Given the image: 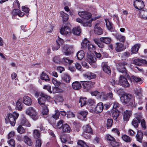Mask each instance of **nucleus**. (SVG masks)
<instances>
[{
	"instance_id": "55",
	"label": "nucleus",
	"mask_w": 147,
	"mask_h": 147,
	"mask_svg": "<svg viewBox=\"0 0 147 147\" xmlns=\"http://www.w3.org/2000/svg\"><path fill=\"white\" fill-rule=\"evenodd\" d=\"M42 113L43 114L47 115L49 112V109L47 108V107L46 105L44 106H42Z\"/></svg>"
},
{
	"instance_id": "13",
	"label": "nucleus",
	"mask_w": 147,
	"mask_h": 147,
	"mask_svg": "<svg viewBox=\"0 0 147 147\" xmlns=\"http://www.w3.org/2000/svg\"><path fill=\"white\" fill-rule=\"evenodd\" d=\"M106 25L107 29L111 32L113 31L114 28L112 22H110L108 19H105Z\"/></svg>"
},
{
	"instance_id": "5",
	"label": "nucleus",
	"mask_w": 147,
	"mask_h": 147,
	"mask_svg": "<svg viewBox=\"0 0 147 147\" xmlns=\"http://www.w3.org/2000/svg\"><path fill=\"white\" fill-rule=\"evenodd\" d=\"M127 64V63L125 61H122L119 62L118 64V65H117V70L119 72L125 73L126 74H127V70L125 67L124 66L126 65Z\"/></svg>"
},
{
	"instance_id": "37",
	"label": "nucleus",
	"mask_w": 147,
	"mask_h": 147,
	"mask_svg": "<svg viewBox=\"0 0 147 147\" xmlns=\"http://www.w3.org/2000/svg\"><path fill=\"white\" fill-rule=\"evenodd\" d=\"M84 132L90 134H92V130L91 127L88 125H86L84 129Z\"/></svg>"
},
{
	"instance_id": "40",
	"label": "nucleus",
	"mask_w": 147,
	"mask_h": 147,
	"mask_svg": "<svg viewBox=\"0 0 147 147\" xmlns=\"http://www.w3.org/2000/svg\"><path fill=\"white\" fill-rule=\"evenodd\" d=\"M60 13L61 15V17L63 18V21L66 22L67 21L68 18V15L63 11H61Z\"/></svg>"
},
{
	"instance_id": "21",
	"label": "nucleus",
	"mask_w": 147,
	"mask_h": 147,
	"mask_svg": "<svg viewBox=\"0 0 147 147\" xmlns=\"http://www.w3.org/2000/svg\"><path fill=\"white\" fill-rule=\"evenodd\" d=\"M23 102L26 105L28 106L30 105L32 103L31 99L28 96H24L23 97Z\"/></svg>"
},
{
	"instance_id": "10",
	"label": "nucleus",
	"mask_w": 147,
	"mask_h": 147,
	"mask_svg": "<svg viewBox=\"0 0 147 147\" xmlns=\"http://www.w3.org/2000/svg\"><path fill=\"white\" fill-rule=\"evenodd\" d=\"M78 14L80 17L86 20L89 19L91 16L90 13L86 11L79 12Z\"/></svg>"
},
{
	"instance_id": "49",
	"label": "nucleus",
	"mask_w": 147,
	"mask_h": 147,
	"mask_svg": "<svg viewBox=\"0 0 147 147\" xmlns=\"http://www.w3.org/2000/svg\"><path fill=\"white\" fill-rule=\"evenodd\" d=\"M116 38L120 41L122 42H124L125 40V37L124 36H122L120 34L117 35L116 36Z\"/></svg>"
},
{
	"instance_id": "54",
	"label": "nucleus",
	"mask_w": 147,
	"mask_h": 147,
	"mask_svg": "<svg viewBox=\"0 0 147 147\" xmlns=\"http://www.w3.org/2000/svg\"><path fill=\"white\" fill-rule=\"evenodd\" d=\"M59 111L58 110H55V113L52 115L53 118L55 119H59Z\"/></svg>"
},
{
	"instance_id": "24",
	"label": "nucleus",
	"mask_w": 147,
	"mask_h": 147,
	"mask_svg": "<svg viewBox=\"0 0 147 147\" xmlns=\"http://www.w3.org/2000/svg\"><path fill=\"white\" fill-rule=\"evenodd\" d=\"M23 140L25 143L29 146H31L32 144V140L28 136H24Z\"/></svg>"
},
{
	"instance_id": "44",
	"label": "nucleus",
	"mask_w": 147,
	"mask_h": 147,
	"mask_svg": "<svg viewBox=\"0 0 147 147\" xmlns=\"http://www.w3.org/2000/svg\"><path fill=\"white\" fill-rule=\"evenodd\" d=\"M88 57L89 59L90 63H92L96 61V59L94 55H89Z\"/></svg>"
},
{
	"instance_id": "58",
	"label": "nucleus",
	"mask_w": 147,
	"mask_h": 147,
	"mask_svg": "<svg viewBox=\"0 0 147 147\" xmlns=\"http://www.w3.org/2000/svg\"><path fill=\"white\" fill-rule=\"evenodd\" d=\"M92 22V20H90L89 21L86 22H84L82 25L83 26H85L86 27V26L90 27L91 26Z\"/></svg>"
},
{
	"instance_id": "30",
	"label": "nucleus",
	"mask_w": 147,
	"mask_h": 147,
	"mask_svg": "<svg viewBox=\"0 0 147 147\" xmlns=\"http://www.w3.org/2000/svg\"><path fill=\"white\" fill-rule=\"evenodd\" d=\"M33 136L36 139H40V133L38 130L35 129L34 130L33 132Z\"/></svg>"
},
{
	"instance_id": "27",
	"label": "nucleus",
	"mask_w": 147,
	"mask_h": 147,
	"mask_svg": "<svg viewBox=\"0 0 147 147\" xmlns=\"http://www.w3.org/2000/svg\"><path fill=\"white\" fill-rule=\"evenodd\" d=\"M73 88L76 90H79L81 88V84L78 81H75L72 84Z\"/></svg>"
},
{
	"instance_id": "46",
	"label": "nucleus",
	"mask_w": 147,
	"mask_h": 147,
	"mask_svg": "<svg viewBox=\"0 0 147 147\" xmlns=\"http://www.w3.org/2000/svg\"><path fill=\"white\" fill-rule=\"evenodd\" d=\"M135 94L136 95L138 96V98H141L142 96L141 88H139L137 89L135 91Z\"/></svg>"
},
{
	"instance_id": "16",
	"label": "nucleus",
	"mask_w": 147,
	"mask_h": 147,
	"mask_svg": "<svg viewBox=\"0 0 147 147\" xmlns=\"http://www.w3.org/2000/svg\"><path fill=\"white\" fill-rule=\"evenodd\" d=\"M139 16L140 18L144 20L147 19V10L141 9L139 11Z\"/></svg>"
},
{
	"instance_id": "14",
	"label": "nucleus",
	"mask_w": 147,
	"mask_h": 147,
	"mask_svg": "<svg viewBox=\"0 0 147 147\" xmlns=\"http://www.w3.org/2000/svg\"><path fill=\"white\" fill-rule=\"evenodd\" d=\"M104 108V106L102 102L98 103L95 108V112L98 113L102 112Z\"/></svg>"
},
{
	"instance_id": "52",
	"label": "nucleus",
	"mask_w": 147,
	"mask_h": 147,
	"mask_svg": "<svg viewBox=\"0 0 147 147\" xmlns=\"http://www.w3.org/2000/svg\"><path fill=\"white\" fill-rule=\"evenodd\" d=\"M77 144L81 147H87V146L85 142L82 140H79Z\"/></svg>"
},
{
	"instance_id": "29",
	"label": "nucleus",
	"mask_w": 147,
	"mask_h": 147,
	"mask_svg": "<svg viewBox=\"0 0 147 147\" xmlns=\"http://www.w3.org/2000/svg\"><path fill=\"white\" fill-rule=\"evenodd\" d=\"M102 69L103 70L105 73L108 74H111V71L109 66H108L106 64H104L102 66Z\"/></svg>"
},
{
	"instance_id": "57",
	"label": "nucleus",
	"mask_w": 147,
	"mask_h": 147,
	"mask_svg": "<svg viewBox=\"0 0 147 147\" xmlns=\"http://www.w3.org/2000/svg\"><path fill=\"white\" fill-rule=\"evenodd\" d=\"M98 96L100 99L104 100H106V95L105 93L102 92L100 93L99 92Z\"/></svg>"
},
{
	"instance_id": "20",
	"label": "nucleus",
	"mask_w": 147,
	"mask_h": 147,
	"mask_svg": "<svg viewBox=\"0 0 147 147\" xmlns=\"http://www.w3.org/2000/svg\"><path fill=\"white\" fill-rule=\"evenodd\" d=\"M111 112L112 115L114 120H116L119 116L120 112L118 110L112 109Z\"/></svg>"
},
{
	"instance_id": "7",
	"label": "nucleus",
	"mask_w": 147,
	"mask_h": 147,
	"mask_svg": "<svg viewBox=\"0 0 147 147\" xmlns=\"http://www.w3.org/2000/svg\"><path fill=\"white\" fill-rule=\"evenodd\" d=\"M60 33L66 36H69L71 34V30L69 27L67 26H63L61 28Z\"/></svg>"
},
{
	"instance_id": "31",
	"label": "nucleus",
	"mask_w": 147,
	"mask_h": 147,
	"mask_svg": "<svg viewBox=\"0 0 147 147\" xmlns=\"http://www.w3.org/2000/svg\"><path fill=\"white\" fill-rule=\"evenodd\" d=\"M40 78L46 82H49L50 81V79L48 75L44 72H42L40 75Z\"/></svg>"
},
{
	"instance_id": "22",
	"label": "nucleus",
	"mask_w": 147,
	"mask_h": 147,
	"mask_svg": "<svg viewBox=\"0 0 147 147\" xmlns=\"http://www.w3.org/2000/svg\"><path fill=\"white\" fill-rule=\"evenodd\" d=\"M84 76L89 80L95 78L96 77V75L90 72L86 73L84 74Z\"/></svg>"
},
{
	"instance_id": "64",
	"label": "nucleus",
	"mask_w": 147,
	"mask_h": 147,
	"mask_svg": "<svg viewBox=\"0 0 147 147\" xmlns=\"http://www.w3.org/2000/svg\"><path fill=\"white\" fill-rule=\"evenodd\" d=\"M8 143L11 146V147H15V141L14 140L10 139L8 141Z\"/></svg>"
},
{
	"instance_id": "50",
	"label": "nucleus",
	"mask_w": 147,
	"mask_h": 147,
	"mask_svg": "<svg viewBox=\"0 0 147 147\" xmlns=\"http://www.w3.org/2000/svg\"><path fill=\"white\" fill-rule=\"evenodd\" d=\"M63 120H60L59 121L55 126V128L58 129H61V127H62V125H63Z\"/></svg>"
},
{
	"instance_id": "3",
	"label": "nucleus",
	"mask_w": 147,
	"mask_h": 147,
	"mask_svg": "<svg viewBox=\"0 0 147 147\" xmlns=\"http://www.w3.org/2000/svg\"><path fill=\"white\" fill-rule=\"evenodd\" d=\"M83 88V91L84 92L89 91L92 88L95 84V82L90 81H81Z\"/></svg>"
},
{
	"instance_id": "17",
	"label": "nucleus",
	"mask_w": 147,
	"mask_h": 147,
	"mask_svg": "<svg viewBox=\"0 0 147 147\" xmlns=\"http://www.w3.org/2000/svg\"><path fill=\"white\" fill-rule=\"evenodd\" d=\"M143 137V135L142 132L141 130L138 131L136 136V140L139 142L142 143Z\"/></svg>"
},
{
	"instance_id": "60",
	"label": "nucleus",
	"mask_w": 147,
	"mask_h": 147,
	"mask_svg": "<svg viewBox=\"0 0 147 147\" xmlns=\"http://www.w3.org/2000/svg\"><path fill=\"white\" fill-rule=\"evenodd\" d=\"M88 112L86 111H82L80 113V115L81 116V117H82L83 118V119L86 118V116L88 114Z\"/></svg>"
},
{
	"instance_id": "1",
	"label": "nucleus",
	"mask_w": 147,
	"mask_h": 147,
	"mask_svg": "<svg viewBox=\"0 0 147 147\" xmlns=\"http://www.w3.org/2000/svg\"><path fill=\"white\" fill-rule=\"evenodd\" d=\"M19 116L18 113L16 112H14L13 114L8 113L5 118V123L6 124L10 123L12 126L15 125L16 123V120Z\"/></svg>"
},
{
	"instance_id": "35",
	"label": "nucleus",
	"mask_w": 147,
	"mask_h": 147,
	"mask_svg": "<svg viewBox=\"0 0 147 147\" xmlns=\"http://www.w3.org/2000/svg\"><path fill=\"white\" fill-rule=\"evenodd\" d=\"M100 40L102 41H103L104 43L107 44H110L111 40V38L109 37H101Z\"/></svg>"
},
{
	"instance_id": "9",
	"label": "nucleus",
	"mask_w": 147,
	"mask_h": 147,
	"mask_svg": "<svg viewBox=\"0 0 147 147\" xmlns=\"http://www.w3.org/2000/svg\"><path fill=\"white\" fill-rule=\"evenodd\" d=\"M134 5L136 9L139 10L142 9L144 7V4L142 0H136L134 1Z\"/></svg>"
},
{
	"instance_id": "18",
	"label": "nucleus",
	"mask_w": 147,
	"mask_h": 147,
	"mask_svg": "<svg viewBox=\"0 0 147 147\" xmlns=\"http://www.w3.org/2000/svg\"><path fill=\"white\" fill-rule=\"evenodd\" d=\"M61 78L66 83H69L70 82L71 77L67 73L63 74L62 75Z\"/></svg>"
},
{
	"instance_id": "38",
	"label": "nucleus",
	"mask_w": 147,
	"mask_h": 147,
	"mask_svg": "<svg viewBox=\"0 0 147 147\" xmlns=\"http://www.w3.org/2000/svg\"><path fill=\"white\" fill-rule=\"evenodd\" d=\"M22 124L25 126L30 127L31 125L29 123L28 121L25 117H23L21 121Z\"/></svg>"
},
{
	"instance_id": "11",
	"label": "nucleus",
	"mask_w": 147,
	"mask_h": 147,
	"mask_svg": "<svg viewBox=\"0 0 147 147\" xmlns=\"http://www.w3.org/2000/svg\"><path fill=\"white\" fill-rule=\"evenodd\" d=\"M142 117L140 115H138L137 117L134 118L132 121V125L135 128L137 127L138 123H140L142 120Z\"/></svg>"
},
{
	"instance_id": "59",
	"label": "nucleus",
	"mask_w": 147,
	"mask_h": 147,
	"mask_svg": "<svg viewBox=\"0 0 147 147\" xmlns=\"http://www.w3.org/2000/svg\"><path fill=\"white\" fill-rule=\"evenodd\" d=\"M111 146L113 147H116L119 145V143L116 142L115 139L110 142Z\"/></svg>"
},
{
	"instance_id": "43",
	"label": "nucleus",
	"mask_w": 147,
	"mask_h": 147,
	"mask_svg": "<svg viewBox=\"0 0 147 147\" xmlns=\"http://www.w3.org/2000/svg\"><path fill=\"white\" fill-rule=\"evenodd\" d=\"M130 80L131 82H140L141 81V79L139 77L135 76H131L130 78Z\"/></svg>"
},
{
	"instance_id": "28",
	"label": "nucleus",
	"mask_w": 147,
	"mask_h": 147,
	"mask_svg": "<svg viewBox=\"0 0 147 147\" xmlns=\"http://www.w3.org/2000/svg\"><path fill=\"white\" fill-rule=\"evenodd\" d=\"M140 46V45L139 44H136L134 45L131 48V52L132 54L137 53Z\"/></svg>"
},
{
	"instance_id": "8",
	"label": "nucleus",
	"mask_w": 147,
	"mask_h": 147,
	"mask_svg": "<svg viewBox=\"0 0 147 147\" xmlns=\"http://www.w3.org/2000/svg\"><path fill=\"white\" fill-rule=\"evenodd\" d=\"M119 84L125 88L128 87L129 86L127 79L122 75L119 77Z\"/></svg>"
},
{
	"instance_id": "61",
	"label": "nucleus",
	"mask_w": 147,
	"mask_h": 147,
	"mask_svg": "<svg viewBox=\"0 0 147 147\" xmlns=\"http://www.w3.org/2000/svg\"><path fill=\"white\" fill-rule=\"evenodd\" d=\"M42 143L40 139H37L36 140L35 147H41Z\"/></svg>"
},
{
	"instance_id": "15",
	"label": "nucleus",
	"mask_w": 147,
	"mask_h": 147,
	"mask_svg": "<svg viewBox=\"0 0 147 147\" xmlns=\"http://www.w3.org/2000/svg\"><path fill=\"white\" fill-rule=\"evenodd\" d=\"M52 82L55 86H59L62 85H63L62 88H65L66 87L65 84L61 83L55 78L52 79Z\"/></svg>"
},
{
	"instance_id": "53",
	"label": "nucleus",
	"mask_w": 147,
	"mask_h": 147,
	"mask_svg": "<svg viewBox=\"0 0 147 147\" xmlns=\"http://www.w3.org/2000/svg\"><path fill=\"white\" fill-rule=\"evenodd\" d=\"M56 42L57 45H60H60L63 44L64 42L62 39L60 38L59 36H58V38L57 39Z\"/></svg>"
},
{
	"instance_id": "2",
	"label": "nucleus",
	"mask_w": 147,
	"mask_h": 147,
	"mask_svg": "<svg viewBox=\"0 0 147 147\" xmlns=\"http://www.w3.org/2000/svg\"><path fill=\"white\" fill-rule=\"evenodd\" d=\"M122 102L127 105H132L135 103L134 98L132 95L128 94H124L122 96Z\"/></svg>"
},
{
	"instance_id": "36",
	"label": "nucleus",
	"mask_w": 147,
	"mask_h": 147,
	"mask_svg": "<svg viewBox=\"0 0 147 147\" xmlns=\"http://www.w3.org/2000/svg\"><path fill=\"white\" fill-rule=\"evenodd\" d=\"M77 56L78 59L81 60L82 59L84 56V52L82 50L78 51L77 54Z\"/></svg>"
},
{
	"instance_id": "19",
	"label": "nucleus",
	"mask_w": 147,
	"mask_h": 147,
	"mask_svg": "<svg viewBox=\"0 0 147 147\" xmlns=\"http://www.w3.org/2000/svg\"><path fill=\"white\" fill-rule=\"evenodd\" d=\"M100 39L101 37L100 38H94L93 41L99 47L102 48L104 46V43L103 41H102Z\"/></svg>"
},
{
	"instance_id": "26",
	"label": "nucleus",
	"mask_w": 147,
	"mask_h": 147,
	"mask_svg": "<svg viewBox=\"0 0 147 147\" xmlns=\"http://www.w3.org/2000/svg\"><path fill=\"white\" fill-rule=\"evenodd\" d=\"M61 129L63 132H69L71 131V129L69 125L67 123L63 125Z\"/></svg>"
},
{
	"instance_id": "41",
	"label": "nucleus",
	"mask_w": 147,
	"mask_h": 147,
	"mask_svg": "<svg viewBox=\"0 0 147 147\" xmlns=\"http://www.w3.org/2000/svg\"><path fill=\"white\" fill-rule=\"evenodd\" d=\"M143 60L140 59H135L134 60L133 63L137 65L140 66L143 63Z\"/></svg>"
},
{
	"instance_id": "25",
	"label": "nucleus",
	"mask_w": 147,
	"mask_h": 147,
	"mask_svg": "<svg viewBox=\"0 0 147 147\" xmlns=\"http://www.w3.org/2000/svg\"><path fill=\"white\" fill-rule=\"evenodd\" d=\"M131 115V112L130 111H125L123 114V119L126 121H128Z\"/></svg>"
},
{
	"instance_id": "56",
	"label": "nucleus",
	"mask_w": 147,
	"mask_h": 147,
	"mask_svg": "<svg viewBox=\"0 0 147 147\" xmlns=\"http://www.w3.org/2000/svg\"><path fill=\"white\" fill-rule=\"evenodd\" d=\"M53 61L57 63H59L60 62H61L59 56H55L53 58Z\"/></svg>"
},
{
	"instance_id": "23",
	"label": "nucleus",
	"mask_w": 147,
	"mask_h": 147,
	"mask_svg": "<svg viewBox=\"0 0 147 147\" xmlns=\"http://www.w3.org/2000/svg\"><path fill=\"white\" fill-rule=\"evenodd\" d=\"M73 61L69 59L68 58H63L61 60V63L67 65H70L73 63Z\"/></svg>"
},
{
	"instance_id": "34",
	"label": "nucleus",
	"mask_w": 147,
	"mask_h": 147,
	"mask_svg": "<svg viewBox=\"0 0 147 147\" xmlns=\"http://www.w3.org/2000/svg\"><path fill=\"white\" fill-rule=\"evenodd\" d=\"M90 42L87 39L85 38L81 43L82 48L84 49H86Z\"/></svg>"
},
{
	"instance_id": "33",
	"label": "nucleus",
	"mask_w": 147,
	"mask_h": 147,
	"mask_svg": "<svg viewBox=\"0 0 147 147\" xmlns=\"http://www.w3.org/2000/svg\"><path fill=\"white\" fill-rule=\"evenodd\" d=\"M121 137L123 140L126 142H130L131 141V138L126 134L123 135Z\"/></svg>"
},
{
	"instance_id": "42",
	"label": "nucleus",
	"mask_w": 147,
	"mask_h": 147,
	"mask_svg": "<svg viewBox=\"0 0 147 147\" xmlns=\"http://www.w3.org/2000/svg\"><path fill=\"white\" fill-rule=\"evenodd\" d=\"M86 98H80L79 99V103L81 107L84 106L86 103Z\"/></svg>"
},
{
	"instance_id": "51",
	"label": "nucleus",
	"mask_w": 147,
	"mask_h": 147,
	"mask_svg": "<svg viewBox=\"0 0 147 147\" xmlns=\"http://www.w3.org/2000/svg\"><path fill=\"white\" fill-rule=\"evenodd\" d=\"M113 120L111 119H108L107 121L106 124L107 127L108 128H110L112 126Z\"/></svg>"
},
{
	"instance_id": "4",
	"label": "nucleus",
	"mask_w": 147,
	"mask_h": 147,
	"mask_svg": "<svg viewBox=\"0 0 147 147\" xmlns=\"http://www.w3.org/2000/svg\"><path fill=\"white\" fill-rule=\"evenodd\" d=\"M26 114L31 117L34 120H36L38 119L36 112L35 110L32 107H29L27 108L26 110Z\"/></svg>"
},
{
	"instance_id": "47",
	"label": "nucleus",
	"mask_w": 147,
	"mask_h": 147,
	"mask_svg": "<svg viewBox=\"0 0 147 147\" xmlns=\"http://www.w3.org/2000/svg\"><path fill=\"white\" fill-rule=\"evenodd\" d=\"M21 100L19 99L16 102V108L17 110H20L22 109V107L21 106Z\"/></svg>"
},
{
	"instance_id": "45",
	"label": "nucleus",
	"mask_w": 147,
	"mask_h": 147,
	"mask_svg": "<svg viewBox=\"0 0 147 147\" xmlns=\"http://www.w3.org/2000/svg\"><path fill=\"white\" fill-rule=\"evenodd\" d=\"M18 132L20 134H22L25 132V130L22 126L20 125L17 128Z\"/></svg>"
},
{
	"instance_id": "6",
	"label": "nucleus",
	"mask_w": 147,
	"mask_h": 147,
	"mask_svg": "<svg viewBox=\"0 0 147 147\" xmlns=\"http://www.w3.org/2000/svg\"><path fill=\"white\" fill-rule=\"evenodd\" d=\"M40 95L41 97L38 99V103L41 106H44L46 101L50 97L43 92L40 93Z\"/></svg>"
},
{
	"instance_id": "62",
	"label": "nucleus",
	"mask_w": 147,
	"mask_h": 147,
	"mask_svg": "<svg viewBox=\"0 0 147 147\" xmlns=\"http://www.w3.org/2000/svg\"><path fill=\"white\" fill-rule=\"evenodd\" d=\"M88 103H89L90 105L92 106L95 104V101L94 99L90 98L88 99Z\"/></svg>"
},
{
	"instance_id": "39",
	"label": "nucleus",
	"mask_w": 147,
	"mask_h": 147,
	"mask_svg": "<svg viewBox=\"0 0 147 147\" xmlns=\"http://www.w3.org/2000/svg\"><path fill=\"white\" fill-rule=\"evenodd\" d=\"M73 33L76 35H79L81 32V29L79 26L74 28L72 30Z\"/></svg>"
},
{
	"instance_id": "48",
	"label": "nucleus",
	"mask_w": 147,
	"mask_h": 147,
	"mask_svg": "<svg viewBox=\"0 0 147 147\" xmlns=\"http://www.w3.org/2000/svg\"><path fill=\"white\" fill-rule=\"evenodd\" d=\"M113 109H112L118 110V108H121V106L117 102H114L113 103Z\"/></svg>"
},
{
	"instance_id": "63",
	"label": "nucleus",
	"mask_w": 147,
	"mask_h": 147,
	"mask_svg": "<svg viewBox=\"0 0 147 147\" xmlns=\"http://www.w3.org/2000/svg\"><path fill=\"white\" fill-rule=\"evenodd\" d=\"M87 48L88 50L90 51L94 49L95 48V47L93 45L91 44L90 42L89 44H88V45L87 46Z\"/></svg>"
},
{
	"instance_id": "12",
	"label": "nucleus",
	"mask_w": 147,
	"mask_h": 147,
	"mask_svg": "<svg viewBox=\"0 0 147 147\" xmlns=\"http://www.w3.org/2000/svg\"><path fill=\"white\" fill-rule=\"evenodd\" d=\"M101 24L100 23H97L95 26L94 32L95 33L98 35H101L103 33L102 29L100 27Z\"/></svg>"
},
{
	"instance_id": "32",
	"label": "nucleus",
	"mask_w": 147,
	"mask_h": 147,
	"mask_svg": "<svg viewBox=\"0 0 147 147\" xmlns=\"http://www.w3.org/2000/svg\"><path fill=\"white\" fill-rule=\"evenodd\" d=\"M116 45L115 49L117 52H120L123 50V44L118 42L116 43Z\"/></svg>"
}]
</instances>
